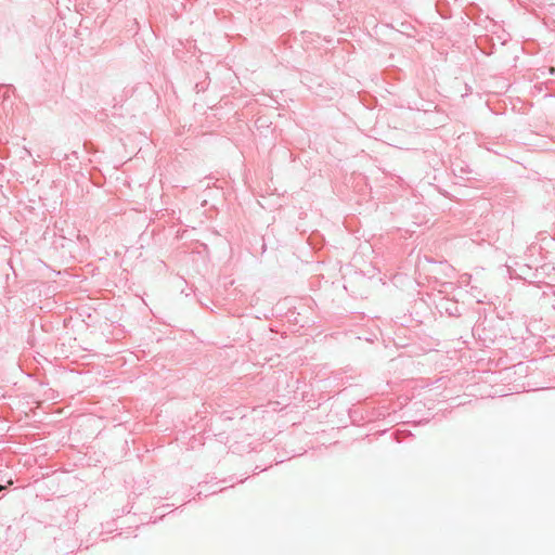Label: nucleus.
<instances>
[{
	"label": "nucleus",
	"mask_w": 555,
	"mask_h": 555,
	"mask_svg": "<svg viewBox=\"0 0 555 555\" xmlns=\"http://www.w3.org/2000/svg\"><path fill=\"white\" fill-rule=\"evenodd\" d=\"M4 488H5L4 486H0V492H1L2 490H4Z\"/></svg>",
	"instance_id": "nucleus-1"
}]
</instances>
